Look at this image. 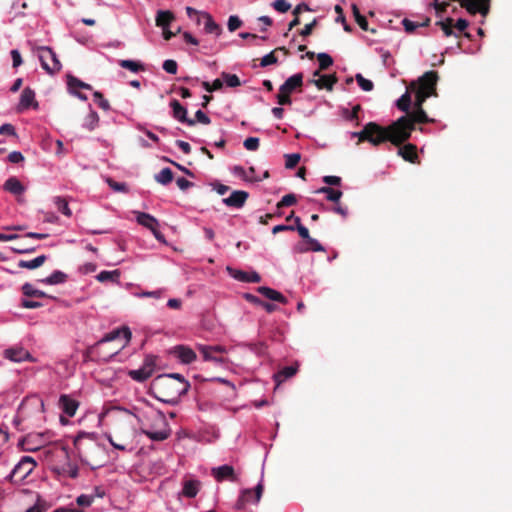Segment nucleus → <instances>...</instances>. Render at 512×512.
Instances as JSON below:
<instances>
[{"mask_svg": "<svg viewBox=\"0 0 512 512\" xmlns=\"http://www.w3.org/2000/svg\"><path fill=\"white\" fill-rule=\"evenodd\" d=\"M158 414L160 415V417L162 419L163 428L160 430L147 429V430L142 431L146 437H148L150 440L156 441V442L164 441L167 438H169L171 435V429L164 418V414L161 411H159Z\"/></svg>", "mask_w": 512, "mask_h": 512, "instance_id": "nucleus-11", "label": "nucleus"}, {"mask_svg": "<svg viewBox=\"0 0 512 512\" xmlns=\"http://www.w3.org/2000/svg\"><path fill=\"white\" fill-rule=\"evenodd\" d=\"M297 202L296 196L293 193L286 194L282 197L277 204L278 208L292 206Z\"/></svg>", "mask_w": 512, "mask_h": 512, "instance_id": "nucleus-58", "label": "nucleus"}, {"mask_svg": "<svg viewBox=\"0 0 512 512\" xmlns=\"http://www.w3.org/2000/svg\"><path fill=\"white\" fill-rule=\"evenodd\" d=\"M437 79L436 72L428 71L417 82L412 83L411 86L417 94L415 108H422L424 101L433 94Z\"/></svg>", "mask_w": 512, "mask_h": 512, "instance_id": "nucleus-4", "label": "nucleus"}, {"mask_svg": "<svg viewBox=\"0 0 512 512\" xmlns=\"http://www.w3.org/2000/svg\"><path fill=\"white\" fill-rule=\"evenodd\" d=\"M22 292L25 296H28V297H39V298L48 297V295L44 291L36 289L31 283H28V282L23 284Z\"/></svg>", "mask_w": 512, "mask_h": 512, "instance_id": "nucleus-39", "label": "nucleus"}, {"mask_svg": "<svg viewBox=\"0 0 512 512\" xmlns=\"http://www.w3.org/2000/svg\"><path fill=\"white\" fill-rule=\"evenodd\" d=\"M315 76H319V78L317 80L314 81L315 85L319 88V89H327V90H332L333 89V86L334 84L336 83V78L334 76H331V75H319L318 72H315L314 74Z\"/></svg>", "mask_w": 512, "mask_h": 512, "instance_id": "nucleus-31", "label": "nucleus"}, {"mask_svg": "<svg viewBox=\"0 0 512 512\" xmlns=\"http://www.w3.org/2000/svg\"><path fill=\"white\" fill-rule=\"evenodd\" d=\"M61 473L71 479H75L79 475V468L76 464L67 462L61 467Z\"/></svg>", "mask_w": 512, "mask_h": 512, "instance_id": "nucleus-44", "label": "nucleus"}, {"mask_svg": "<svg viewBox=\"0 0 512 512\" xmlns=\"http://www.w3.org/2000/svg\"><path fill=\"white\" fill-rule=\"evenodd\" d=\"M294 220H295V226H294L295 230H297L298 234L305 242L306 240H308L311 237L309 234V230L307 229V227H305L304 225L301 224V220L299 217H295Z\"/></svg>", "mask_w": 512, "mask_h": 512, "instance_id": "nucleus-54", "label": "nucleus"}, {"mask_svg": "<svg viewBox=\"0 0 512 512\" xmlns=\"http://www.w3.org/2000/svg\"><path fill=\"white\" fill-rule=\"evenodd\" d=\"M242 25L241 19L237 15H231L228 18L227 28L230 32H234Z\"/></svg>", "mask_w": 512, "mask_h": 512, "instance_id": "nucleus-60", "label": "nucleus"}, {"mask_svg": "<svg viewBox=\"0 0 512 512\" xmlns=\"http://www.w3.org/2000/svg\"><path fill=\"white\" fill-rule=\"evenodd\" d=\"M303 83V75L296 73L286 79V81L280 86V92L291 94L297 88L301 87Z\"/></svg>", "mask_w": 512, "mask_h": 512, "instance_id": "nucleus-18", "label": "nucleus"}, {"mask_svg": "<svg viewBox=\"0 0 512 512\" xmlns=\"http://www.w3.org/2000/svg\"><path fill=\"white\" fill-rule=\"evenodd\" d=\"M93 97H94V101L98 104V106L101 109H103L105 111L110 110V104H109L108 100H106L103 97L102 93L96 91V92H94Z\"/></svg>", "mask_w": 512, "mask_h": 512, "instance_id": "nucleus-59", "label": "nucleus"}, {"mask_svg": "<svg viewBox=\"0 0 512 512\" xmlns=\"http://www.w3.org/2000/svg\"><path fill=\"white\" fill-rule=\"evenodd\" d=\"M399 155H401L405 160L414 162L417 158L416 147L412 144H407L404 147L398 150Z\"/></svg>", "mask_w": 512, "mask_h": 512, "instance_id": "nucleus-42", "label": "nucleus"}, {"mask_svg": "<svg viewBox=\"0 0 512 512\" xmlns=\"http://www.w3.org/2000/svg\"><path fill=\"white\" fill-rule=\"evenodd\" d=\"M361 110L360 105H354L351 109L349 108H341L340 115L343 119L350 121V122H356V125L359 124L358 119V113Z\"/></svg>", "mask_w": 512, "mask_h": 512, "instance_id": "nucleus-35", "label": "nucleus"}, {"mask_svg": "<svg viewBox=\"0 0 512 512\" xmlns=\"http://www.w3.org/2000/svg\"><path fill=\"white\" fill-rule=\"evenodd\" d=\"M68 89L70 93H74L76 88L91 89V85L79 80L74 76H69L67 80Z\"/></svg>", "mask_w": 512, "mask_h": 512, "instance_id": "nucleus-46", "label": "nucleus"}, {"mask_svg": "<svg viewBox=\"0 0 512 512\" xmlns=\"http://www.w3.org/2000/svg\"><path fill=\"white\" fill-rule=\"evenodd\" d=\"M120 67L127 69L133 73H138L139 71H144V65L138 61L130 60V59H124L119 60Z\"/></svg>", "mask_w": 512, "mask_h": 512, "instance_id": "nucleus-38", "label": "nucleus"}, {"mask_svg": "<svg viewBox=\"0 0 512 512\" xmlns=\"http://www.w3.org/2000/svg\"><path fill=\"white\" fill-rule=\"evenodd\" d=\"M257 291L261 295H263L264 297H266L272 301H276V302L283 303V304H285L287 302V299L283 294H281L277 290H274L270 287L260 286L257 288Z\"/></svg>", "mask_w": 512, "mask_h": 512, "instance_id": "nucleus-24", "label": "nucleus"}, {"mask_svg": "<svg viewBox=\"0 0 512 512\" xmlns=\"http://www.w3.org/2000/svg\"><path fill=\"white\" fill-rule=\"evenodd\" d=\"M4 189L14 195H20L25 191L23 184L16 177L8 178L4 183Z\"/></svg>", "mask_w": 512, "mask_h": 512, "instance_id": "nucleus-30", "label": "nucleus"}, {"mask_svg": "<svg viewBox=\"0 0 512 512\" xmlns=\"http://www.w3.org/2000/svg\"><path fill=\"white\" fill-rule=\"evenodd\" d=\"M35 466L36 461L32 457L23 456L11 471V477L19 476L20 479H25L28 475L32 473Z\"/></svg>", "mask_w": 512, "mask_h": 512, "instance_id": "nucleus-8", "label": "nucleus"}, {"mask_svg": "<svg viewBox=\"0 0 512 512\" xmlns=\"http://www.w3.org/2000/svg\"><path fill=\"white\" fill-rule=\"evenodd\" d=\"M121 335L126 339V341H129L132 337V333H131L130 329L127 327H124L122 329H116V330H113V331L107 333L105 336H103L98 341V344L114 341Z\"/></svg>", "mask_w": 512, "mask_h": 512, "instance_id": "nucleus-21", "label": "nucleus"}, {"mask_svg": "<svg viewBox=\"0 0 512 512\" xmlns=\"http://www.w3.org/2000/svg\"><path fill=\"white\" fill-rule=\"evenodd\" d=\"M199 481L197 480H187L183 483L182 495L187 498H194L199 491Z\"/></svg>", "mask_w": 512, "mask_h": 512, "instance_id": "nucleus-33", "label": "nucleus"}, {"mask_svg": "<svg viewBox=\"0 0 512 512\" xmlns=\"http://www.w3.org/2000/svg\"><path fill=\"white\" fill-rule=\"evenodd\" d=\"M128 376L132 380H134V381H136L138 383H143L147 379H149L152 375L148 371H146L145 369L140 367L138 369L129 370L128 371Z\"/></svg>", "mask_w": 512, "mask_h": 512, "instance_id": "nucleus-37", "label": "nucleus"}, {"mask_svg": "<svg viewBox=\"0 0 512 512\" xmlns=\"http://www.w3.org/2000/svg\"><path fill=\"white\" fill-rule=\"evenodd\" d=\"M405 116L410 119L413 128L414 123H429L434 121L427 116L426 112L422 108H415L414 111L406 114Z\"/></svg>", "mask_w": 512, "mask_h": 512, "instance_id": "nucleus-29", "label": "nucleus"}, {"mask_svg": "<svg viewBox=\"0 0 512 512\" xmlns=\"http://www.w3.org/2000/svg\"><path fill=\"white\" fill-rule=\"evenodd\" d=\"M59 404L62 411L67 414L69 417H73L78 408V402L71 398L68 395H61L59 399Z\"/></svg>", "mask_w": 512, "mask_h": 512, "instance_id": "nucleus-19", "label": "nucleus"}, {"mask_svg": "<svg viewBox=\"0 0 512 512\" xmlns=\"http://www.w3.org/2000/svg\"><path fill=\"white\" fill-rule=\"evenodd\" d=\"M46 259L47 257L45 255H40L31 260H20L18 262V267L33 270L42 266Z\"/></svg>", "mask_w": 512, "mask_h": 512, "instance_id": "nucleus-36", "label": "nucleus"}, {"mask_svg": "<svg viewBox=\"0 0 512 512\" xmlns=\"http://www.w3.org/2000/svg\"><path fill=\"white\" fill-rule=\"evenodd\" d=\"M413 131L412 123L407 116H401L387 127L378 124V129H371L368 142L378 146L386 141L394 145L405 142Z\"/></svg>", "mask_w": 512, "mask_h": 512, "instance_id": "nucleus-2", "label": "nucleus"}, {"mask_svg": "<svg viewBox=\"0 0 512 512\" xmlns=\"http://www.w3.org/2000/svg\"><path fill=\"white\" fill-rule=\"evenodd\" d=\"M119 276H120V272L118 270H113V271L103 270L97 274L96 279L99 282H107V281L118 282Z\"/></svg>", "mask_w": 512, "mask_h": 512, "instance_id": "nucleus-40", "label": "nucleus"}, {"mask_svg": "<svg viewBox=\"0 0 512 512\" xmlns=\"http://www.w3.org/2000/svg\"><path fill=\"white\" fill-rule=\"evenodd\" d=\"M201 23L204 24L206 33L219 36L222 32L221 27L213 20L212 16L207 12H201Z\"/></svg>", "mask_w": 512, "mask_h": 512, "instance_id": "nucleus-20", "label": "nucleus"}, {"mask_svg": "<svg viewBox=\"0 0 512 512\" xmlns=\"http://www.w3.org/2000/svg\"><path fill=\"white\" fill-rule=\"evenodd\" d=\"M296 250L300 253L313 251V252H322L325 251V248L322 246V244L312 237H310L308 240H306L303 244H300L296 247Z\"/></svg>", "mask_w": 512, "mask_h": 512, "instance_id": "nucleus-25", "label": "nucleus"}, {"mask_svg": "<svg viewBox=\"0 0 512 512\" xmlns=\"http://www.w3.org/2000/svg\"><path fill=\"white\" fill-rule=\"evenodd\" d=\"M156 366H157V356L152 355V354L146 355L144 358V361L141 365V367L143 369H145L146 371H148L151 375H153V373L156 369Z\"/></svg>", "mask_w": 512, "mask_h": 512, "instance_id": "nucleus-48", "label": "nucleus"}, {"mask_svg": "<svg viewBox=\"0 0 512 512\" xmlns=\"http://www.w3.org/2000/svg\"><path fill=\"white\" fill-rule=\"evenodd\" d=\"M437 25L440 26V28L443 31V33L445 34V36H451V35L457 36V34H455L453 32L454 24H453V19L452 18H446L443 21H439L437 23Z\"/></svg>", "mask_w": 512, "mask_h": 512, "instance_id": "nucleus-52", "label": "nucleus"}, {"mask_svg": "<svg viewBox=\"0 0 512 512\" xmlns=\"http://www.w3.org/2000/svg\"><path fill=\"white\" fill-rule=\"evenodd\" d=\"M67 278L68 276L66 273L60 270H55L49 276L41 279L40 282L46 285H58L65 283Z\"/></svg>", "mask_w": 512, "mask_h": 512, "instance_id": "nucleus-28", "label": "nucleus"}, {"mask_svg": "<svg viewBox=\"0 0 512 512\" xmlns=\"http://www.w3.org/2000/svg\"><path fill=\"white\" fill-rule=\"evenodd\" d=\"M155 180L162 185H168L173 180L172 170L168 167L163 168L155 175Z\"/></svg>", "mask_w": 512, "mask_h": 512, "instance_id": "nucleus-43", "label": "nucleus"}, {"mask_svg": "<svg viewBox=\"0 0 512 512\" xmlns=\"http://www.w3.org/2000/svg\"><path fill=\"white\" fill-rule=\"evenodd\" d=\"M211 474L218 482L225 480L238 482V475L235 473L234 468L228 464L212 468Z\"/></svg>", "mask_w": 512, "mask_h": 512, "instance_id": "nucleus-10", "label": "nucleus"}, {"mask_svg": "<svg viewBox=\"0 0 512 512\" xmlns=\"http://www.w3.org/2000/svg\"><path fill=\"white\" fill-rule=\"evenodd\" d=\"M30 107L37 109L38 102L35 101L34 90H32L29 87H26L20 95V101L18 103L17 110L19 112H22V111L29 109Z\"/></svg>", "mask_w": 512, "mask_h": 512, "instance_id": "nucleus-14", "label": "nucleus"}, {"mask_svg": "<svg viewBox=\"0 0 512 512\" xmlns=\"http://www.w3.org/2000/svg\"><path fill=\"white\" fill-rule=\"evenodd\" d=\"M230 172L235 176L240 178L241 180L247 182V183H255L262 181V178L259 176H251L248 175V172H246V169L241 165H234L230 168Z\"/></svg>", "mask_w": 512, "mask_h": 512, "instance_id": "nucleus-23", "label": "nucleus"}, {"mask_svg": "<svg viewBox=\"0 0 512 512\" xmlns=\"http://www.w3.org/2000/svg\"><path fill=\"white\" fill-rule=\"evenodd\" d=\"M221 77L228 87L235 88L241 85V81L236 74L222 72Z\"/></svg>", "mask_w": 512, "mask_h": 512, "instance_id": "nucleus-49", "label": "nucleus"}, {"mask_svg": "<svg viewBox=\"0 0 512 512\" xmlns=\"http://www.w3.org/2000/svg\"><path fill=\"white\" fill-rule=\"evenodd\" d=\"M172 353L183 364H190L196 360V353L188 346L177 345L173 348Z\"/></svg>", "mask_w": 512, "mask_h": 512, "instance_id": "nucleus-17", "label": "nucleus"}, {"mask_svg": "<svg viewBox=\"0 0 512 512\" xmlns=\"http://www.w3.org/2000/svg\"><path fill=\"white\" fill-rule=\"evenodd\" d=\"M134 214L139 225L150 230L157 240H164V236L159 230V221L153 215L140 211H134Z\"/></svg>", "mask_w": 512, "mask_h": 512, "instance_id": "nucleus-7", "label": "nucleus"}, {"mask_svg": "<svg viewBox=\"0 0 512 512\" xmlns=\"http://www.w3.org/2000/svg\"><path fill=\"white\" fill-rule=\"evenodd\" d=\"M153 385L165 396L156 398L168 405H177L180 398L185 395L191 387L190 384L182 385L178 384L175 380L158 376L153 380Z\"/></svg>", "mask_w": 512, "mask_h": 512, "instance_id": "nucleus-3", "label": "nucleus"}, {"mask_svg": "<svg viewBox=\"0 0 512 512\" xmlns=\"http://www.w3.org/2000/svg\"><path fill=\"white\" fill-rule=\"evenodd\" d=\"M371 129H378V124L375 122H369L361 131L348 132V135L351 138H358L359 141H368Z\"/></svg>", "mask_w": 512, "mask_h": 512, "instance_id": "nucleus-32", "label": "nucleus"}, {"mask_svg": "<svg viewBox=\"0 0 512 512\" xmlns=\"http://www.w3.org/2000/svg\"><path fill=\"white\" fill-rule=\"evenodd\" d=\"M316 193L325 194L326 195V199L331 201V202H334V203H338L339 200L341 199L342 195H343L341 190L333 189V188L328 187V186H324V187H321V188L317 189Z\"/></svg>", "mask_w": 512, "mask_h": 512, "instance_id": "nucleus-34", "label": "nucleus"}, {"mask_svg": "<svg viewBox=\"0 0 512 512\" xmlns=\"http://www.w3.org/2000/svg\"><path fill=\"white\" fill-rule=\"evenodd\" d=\"M53 202H54L55 206L57 207V209L63 215H65L67 217H70L72 215V211L69 208L68 202L64 198H62L60 196H56V197H54Z\"/></svg>", "mask_w": 512, "mask_h": 512, "instance_id": "nucleus-45", "label": "nucleus"}, {"mask_svg": "<svg viewBox=\"0 0 512 512\" xmlns=\"http://www.w3.org/2000/svg\"><path fill=\"white\" fill-rule=\"evenodd\" d=\"M162 68L165 72H167L169 74H176L178 65L175 60L167 59L163 62Z\"/></svg>", "mask_w": 512, "mask_h": 512, "instance_id": "nucleus-62", "label": "nucleus"}, {"mask_svg": "<svg viewBox=\"0 0 512 512\" xmlns=\"http://www.w3.org/2000/svg\"><path fill=\"white\" fill-rule=\"evenodd\" d=\"M410 105L411 97L408 91H406L400 98L396 100V107L407 114L409 112Z\"/></svg>", "mask_w": 512, "mask_h": 512, "instance_id": "nucleus-47", "label": "nucleus"}, {"mask_svg": "<svg viewBox=\"0 0 512 512\" xmlns=\"http://www.w3.org/2000/svg\"><path fill=\"white\" fill-rule=\"evenodd\" d=\"M197 349L199 350L205 361L214 362L216 364H222L225 362V359L222 356H219L216 353H214L213 350L208 345L199 344L197 345Z\"/></svg>", "mask_w": 512, "mask_h": 512, "instance_id": "nucleus-22", "label": "nucleus"}, {"mask_svg": "<svg viewBox=\"0 0 512 512\" xmlns=\"http://www.w3.org/2000/svg\"><path fill=\"white\" fill-rule=\"evenodd\" d=\"M158 377H167L169 379L175 380L178 384H190L188 380L180 373H165L158 375Z\"/></svg>", "mask_w": 512, "mask_h": 512, "instance_id": "nucleus-64", "label": "nucleus"}, {"mask_svg": "<svg viewBox=\"0 0 512 512\" xmlns=\"http://www.w3.org/2000/svg\"><path fill=\"white\" fill-rule=\"evenodd\" d=\"M262 480L256 485L254 489H242L240 490L237 501L234 504V509L245 510L248 504H258L263 493Z\"/></svg>", "mask_w": 512, "mask_h": 512, "instance_id": "nucleus-5", "label": "nucleus"}, {"mask_svg": "<svg viewBox=\"0 0 512 512\" xmlns=\"http://www.w3.org/2000/svg\"><path fill=\"white\" fill-rule=\"evenodd\" d=\"M94 501V495L81 494L77 497L76 502L79 506L89 507Z\"/></svg>", "mask_w": 512, "mask_h": 512, "instance_id": "nucleus-63", "label": "nucleus"}, {"mask_svg": "<svg viewBox=\"0 0 512 512\" xmlns=\"http://www.w3.org/2000/svg\"><path fill=\"white\" fill-rule=\"evenodd\" d=\"M73 444L82 463L92 469L104 464L105 448L99 444L97 433L80 431L74 437Z\"/></svg>", "mask_w": 512, "mask_h": 512, "instance_id": "nucleus-1", "label": "nucleus"}, {"mask_svg": "<svg viewBox=\"0 0 512 512\" xmlns=\"http://www.w3.org/2000/svg\"><path fill=\"white\" fill-rule=\"evenodd\" d=\"M259 142L258 137H248L244 140L243 146L248 151H256L259 148Z\"/></svg>", "mask_w": 512, "mask_h": 512, "instance_id": "nucleus-57", "label": "nucleus"}, {"mask_svg": "<svg viewBox=\"0 0 512 512\" xmlns=\"http://www.w3.org/2000/svg\"><path fill=\"white\" fill-rule=\"evenodd\" d=\"M300 154L298 153H291L285 155V166L288 169L294 168L298 162L300 161Z\"/></svg>", "mask_w": 512, "mask_h": 512, "instance_id": "nucleus-55", "label": "nucleus"}, {"mask_svg": "<svg viewBox=\"0 0 512 512\" xmlns=\"http://www.w3.org/2000/svg\"><path fill=\"white\" fill-rule=\"evenodd\" d=\"M4 356L13 362L29 361L34 362V357L23 347L14 346L5 350Z\"/></svg>", "mask_w": 512, "mask_h": 512, "instance_id": "nucleus-12", "label": "nucleus"}, {"mask_svg": "<svg viewBox=\"0 0 512 512\" xmlns=\"http://www.w3.org/2000/svg\"><path fill=\"white\" fill-rule=\"evenodd\" d=\"M45 443L43 434H28L18 442V446L28 452H35L39 450Z\"/></svg>", "mask_w": 512, "mask_h": 512, "instance_id": "nucleus-9", "label": "nucleus"}, {"mask_svg": "<svg viewBox=\"0 0 512 512\" xmlns=\"http://www.w3.org/2000/svg\"><path fill=\"white\" fill-rule=\"evenodd\" d=\"M352 11H353V16H354L356 22L358 23V25L361 27V29H363L365 31L368 30V21L363 15H361L359 8L357 7L356 4L352 5Z\"/></svg>", "mask_w": 512, "mask_h": 512, "instance_id": "nucleus-51", "label": "nucleus"}, {"mask_svg": "<svg viewBox=\"0 0 512 512\" xmlns=\"http://www.w3.org/2000/svg\"><path fill=\"white\" fill-rule=\"evenodd\" d=\"M355 79L357 81V84L363 91L369 92L373 90V82L369 79H366L361 73H357L355 75Z\"/></svg>", "mask_w": 512, "mask_h": 512, "instance_id": "nucleus-50", "label": "nucleus"}, {"mask_svg": "<svg viewBox=\"0 0 512 512\" xmlns=\"http://www.w3.org/2000/svg\"><path fill=\"white\" fill-rule=\"evenodd\" d=\"M249 194L243 190H235L233 191L229 197L224 198L222 202L227 207H232L236 209H240L244 206Z\"/></svg>", "mask_w": 512, "mask_h": 512, "instance_id": "nucleus-16", "label": "nucleus"}, {"mask_svg": "<svg viewBox=\"0 0 512 512\" xmlns=\"http://www.w3.org/2000/svg\"><path fill=\"white\" fill-rule=\"evenodd\" d=\"M298 371L297 366H285L281 370H279L277 373L274 374L273 378L275 382L277 383V386L280 385L282 382L286 381L287 379L293 377Z\"/></svg>", "mask_w": 512, "mask_h": 512, "instance_id": "nucleus-27", "label": "nucleus"}, {"mask_svg": "<svg viewBox=\"0 0 512 512\" xmlns=\"http://www.w3.org/2000/svg\"><path fill=\"white\" fill-rule=\"evenodd\" d=\"M317 58H318V62H319V68L321 70H326L333 64L332 57L325 52L319 53L317 55Z\"/></svg>", "mask_w": 512, "mask_h": 512, "instance_id": "nucleus-53", "label": "nucleus"}, {"mask_svg": "<svg viewBox=\"0 0 512 512\" xmlns=\"http://www.w3.org/2000/svg\"><path fill=\"white\" fill-rule=\"evenodd\" d=\"M174 14L169 10H158L155 18L156 25L160 28H169L173 20Z\"/></svg>", "mask_w": 512, "mask_h": 512, "instance_id": "nucleus-26", "label": "nucleus"}, {"mask_svg": "<svg viewBox=\"0 0 512 512\" xmlns=\"http://www.w3.org/2000/svg\"><path fill=\"white\" fill-rule=\"evenodd\" d=\"M109 187L115 192L127 193L129 191L128 186L124 182H116L112 179H107Z\"/></svg>", "mask_w": 512, "mask_h": 512, "instance_id": "nucleus-56", "label": "nucleus"}, {"mask_svg": "<svg viewBox=\"0 0 512 512\" xmlns=\"http://www.w3.org/2000/svg\"><path fill=\"white\" fill-rule=\"evenodd\" d=\"M99 123V116L97 112L91 110L85 117L82 126L89 131L94 130Z\"/></svg>", "mask_w": 512, "mask_h": 512, "instance_id": "nucleus-41", "label": "nucleus"}, {"mask_svg": "<svg viewBox=\"0 0 512 512\" xmlns=\"http://www.w3.org/2000/svg\"><path fill=\"white\" fill-rule=\"evenodd\" d=\"M170 106L172 108L173 118L181 123L187 124L188 126L195 125V120L187 117V109L182 106L178 100L173 99L170 102Z\"/></svg>", "mask_w": 512, "mask_h": 512, "instance_id": "nucleus-15", "label": "nucleus"}, {"mask_svg": "<svg viewBox=\"0 0 512 512\" xmlns=\"http://www.w3.org/2000/svg\"><path fill=\"white\" fill-rule=\"evenodd\" d=\"M272 7L280 13H285L291 8V4L286 0H275L272 3Z\"/></svg>", "mask_w": 512, "mask_h": 512, "instance_id": "nucleus-61", "label": "nucleus"}, {"mask_svg": "<svg viewBox=\"0 0 512 512\" xmlns=\"http://www.w3.org/2000/svg\"><path fill=\"white\" fill-rule=\"evenodd\" d=\"M226 269L229 275L239 282L259 283L261 281V276L256 271L246 272L240 269H233L229 266Z\"/></svg>", "mask_w": 512, "mask_h": 512, "instance_id": "nucleus-13", "label": "nucleus"}, {"mask_svg": "<svg viewBox=\"0 0 512 512\" xmlns=\"http://www.w3.org/2000/svg\"><path fill=\"white\" fill-rule=\"evenodd\" d=\"M38 58L42 68L49 74L53 75L62 68L61 62L56 53L48 46L38 48Z\"/></svg>", "mask_w": 512, "mask_h": 512, "instance_id": "nucleus-6", "label": "nucleus"}]
</instances>
